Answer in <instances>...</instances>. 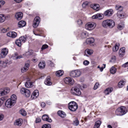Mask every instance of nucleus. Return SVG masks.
Returning a JSON list of instances; mask_svg holds the SVG:
<instances>
[{"instance_id": "6", "label": "nucleus", "mask_w": 128, "mask_h": 128, "mask_svg": "<svg viewBox=\"0 0 128 128\" xmlns=\"http://www.w3.org/2000/svg\"><path fill=\"white\" fill-rule=\"evenodd\" d=\"M72 94L74 95L79 96L81 94V92L80 89L76 87H73L71 90Z\"/></svg>"}, {"instance_id": "33", "label": "nucleus", "mask_w": 128, "mask_h": 128, "mask_svg": "<svg viewBox=\"0 0 128 128\" xmlns=\"http://www.w3.org/2000/svg\"><path fill=\"white\" fill-rule=\"evenodd\" d=\"M101 122L99 120L96 121L95 123L93 128H98L100 126Z\"/></svg>"}, {"instance_id": "43", "label": "nucleus", "mask_w": 128, "mask_h": 128, "mask_svg": "<svg viewBox=\"0 0 128 128\" xmlns=\"http://www.w3.org/2000/svg\"><path fill=\"white\" fill-rule=\"evenodd\" d=\"M88 36L87 33L86 32H84L81 34V37L82 38H86Z\"/></svg>"}, {"instance_id": "57", "label": "nucleus", "mask_w": 128, "mask_h": 128, "mask_svg": "<svg viewBox=\"0 0 128 128\" xmlns=\"http://www.w3.org/2000/svg\"><path fill=\"white\" fill-rule=\"evenodd\" d=\"M78 24L79 25H82V21L80 20H78L77 21Z\"/></svg>"}, {"instance_id": "5", "label": "nucleus", "mask_w": 128, "mask_h": 128, "mask_svg": "<svg viewBox=\"0 0 128 128\" xmlns=\"http://www.w3.org/2000/svg\"><path fill=\"white\" fill-rule=\"evenodd\" d=\"M20 92L22 94H24L25 96L27 97H29L30 95V90L24 88H23L21 89Z\"/></svg>"}, {"instance_id": "10", "label": "nucleus", "mask_w": 128, "mask_h": 128, "mask_svg": "<svg viewBox=\"0 0 128 128\" xmlns=\"http://www.w3.org/2000/svg\"><path fill=\"white\" fill-rule=\"evenodd\" d=\"M10 92V89L8 88H6L4 90L0 89V95L3 96L7 94Z\"/></svg>"}, {"instance_id": "44", "label": "nucleus", "mask_w": 128, "mask_h": 128, "mask_svg": "<svg viewBox=\"0 0 128 128\" xmlns=\"http://www.w3.org/2000/svg\"><path fill=\"white\" fill-rule=\"evenodd\" d=\"M75 71H72L70 74V76L73 77H76V75Z\"/></svg>"}, {"instance_id": "13", "label": "nucleus", "mask_w": 128, "mask_h": 128, "mask_svg": "<svg viewBox=\"0 0 128 128\" xmlns=\"http://www.w3.org/2000/svg\"><path fill=\"white\" fill-rule=\"evenodd\" d=\"M6 35L12 38H15L17 36L16 33L14 32H10L8 33Z\"/></svg>"}, {"instance_id": "56", "label": "nucleus", "mask_w": 128, "mask_h": 128, "mask_svg": "<svg viewBox=\"0 0 128 128\" xmlns=\"http://www.w3.org/2000/svg\"><path fill=\"white\" fill-rule=\"evenodd\" d=\"M48 46L46 44H45L43 45L41 48V49L42 50H43L44 49H45L48 48Z\"/></svg>"}, {"instance_id": "35", "label": "nucleus", "mask_w": 128, "mask_h": 128, "mask_svg": "<svg viewBox=\"0 0 128 128\" xmlns=\"http://www.w3.org/2000/svg\"><path fill=\"white\" fill-rule=\"evenodd\" d=\"M124 24L123 22H121L118 24V28L120 30H122L124 28Z\"/></svg>"}, {"instance_id": "8", "label": "nucleus", "mask_w": 128, "mask_h": 128, "mask_svg": "<svg viewBox=\"0 0 128 128\" xmlns=\"http://www.w3.org/2000/svg\"><path fill=\"white\" fill-rule=\"evenodd\" d=\"M15 104L10 99H8L6 102L5 105L6 107L10 108L13 106Z\"/></svg>"}, {"instance_id": "38", "label": "nucleus", "mask_w": 128, "mask_h": 128, "mask_svg": "<svg viewBox=\"0 0 128 128\" xmlns=\"http://www.w3.org/2000/svg\"><path fill=\"white\" fill-rule=\"evenodd\" d=\"M115 9L116 10L121 11L122 10L123 8L122 6L119 5H116L115 6Z\"/></svg>"}, {"instance_id": "16", "label": "nucleus", "mask_w": 128, "mask_h": 128, "mask_svg": "<svg viewBox=\"0 0 128 128\" xmlns=\"http://www.w3.org/2000/svg\"><path fill=\"white\" fill-rule=\"evenodd\" d=\"M125 48L124 47L121 48L119 51V56L120 57H122L124 55Z\"/></svg>"}, {"instance_id": "50", "label": "nucleus", "mask_w": 128, "mask_h": 128, "mask_svg": "<svg viewBox=\"0 0 128 128\" xmlns=\"http://www.w3.org/2000/svg\"><path fill=\"white\" fill-rule=\"evenodd\" d=\"M42 128H51V126L50 124H45L43 126Z\"/></svg>"}, {"instance_id": "21", "label": "nucleus", "mask_w": 128, "mask_h": 128, "mask_svg": "<svg viewBox=\"0 0 128 128\" xmlns=\"http://www.w3.org/2000/svg\"><path fill=\"white\" fill-rule=\"evenodd\" d=\"M22 122V120L21 118H19L16 120L14 122V124L15 125L20 126Z\"/></svg>"}, {"instance_id": "20", "label": "nucleus", "mask_w": 128, "mask_h": 128, "mask_svg": "<svg viewBox=\"0 0 128 128\" xmlns=\"http://www.w3.org/2000/svg\"><path fill=\"white\" fill-rule=\"evenodd\" d=\"M22 14L21 12L17 13L15 14L16 18L18 20H21L22 17Z\"/></svg>"}, {"instance_id": "7", "label": "nucleus", "mask_w": 128, "mask_h": 128, "mask_svg": "<svg viewBox=\"0 0 128 128\" xmlns=\"http://www.w3.org/2000/svg\"><path fill=\"white\" fill-rule=\"evenodd\" d=\"M64 82L66 84L72 85L74 83V80L72 78L69 77H66L64 80Z\"/></svg>"}, {"instance_id": "37", "label": "nucleus", "mask_w": 128, "mask_h": 128, "mask_svg": "<svg viewBox=\"0 0 128 128\" xmlns=\"http://www.w3.org/2000/svg\"><path fill=\"white\" fill-rule=\"evenodd\" d=\"M76 77H78L81 75L82 72L79 70H75Z\"/></svg>"}, {"instance_id": "23", "label": "nucleus", "mask_w": 128, "mask_h": 128, "mask_svg": "<svg viewBox=\"0 0 128 128\" xmlns=\"http://www.w3.org/2000/svg\"><path fill=\"white\" fill-rule=\"evenodd\" d=\"M94 41V39L93 38H87L86 41V43L87 44H90L93 43Z\"/></svg>"}, {"instance_id": "11", "label": "nucleus", "mask_w": 128, "mask_h": 128, "mask_svg": "<svg viewBox=\"0 0 128 128\" xmlns=\"http://www.w3.org/2000/svg\"><path fill=\"white\" fill-rule=\"evenodd\" d=\"M8 52V50L6 48H3L2 50V52L0 54V57L2 58H4Z\"/></svg>"}, {"instance_id": "55", "label": "nucleus", "mask_w": 128, "mask_h": 128, "mask_svg": "<svg viewBox=\"0 0 128 128\" xmlns=\"http://www.w3.org/2000/svg\"><path fill=\"white\" fill-rule=\"evenodd\" d=\"M32 54V53L30 52V50H28L26 53L25 54L26 56H30Z\"/></svg>"}, {"instance_id": "62", "label": "nucleus", "mask_w": 128, "mask_h": 128, "mask_svg": "<svg viewBox=\"0 0 128 128\" xmlns=\"http://www.w3.org/2000/svg\"><path fill=\"white\" fill-rule=\"evenodd\" d=\"M103 65H104V68L103 67H102L100 68V70L101 72H102L103 71V69L106 67V64H103Z\"/></svg>"}, {"instance_id": "42", "label": "nucleus", "mask_w": 128, "mask_h": 128, "mask_svg": "<svg viewBox=\"0 0 128 128\" xmlns=\"http://www.w3.org/2000/svg\"><path fill=\"white\" fill-rule=\"evenodd\" d=\"M79 122V121L78 120L77 118H76L75 120L73 121V124L74 125L77 126L78 125Z\"/></svg>"}, {"instance_id": "45", "label": "nucleus", "mask_w": 128, "mask_h": 128, "mask_svg": "<svg viewBox=\"0 0 128 128\" xmlns=\"http://www.w3.org/2000/svg\"><path fill=\"white\" fill-rule=\"evenodd\" d=\"M125 82L123 81H120L119 82L118 84V86L120 88L122 87V86L124 85V84Z\"/></svg>"}, {"instance_id": "19", "label": "nucleus", "mask_w": 128, "mask_h": 128, "mask_svg": "<svg viewBox=\"0 0 128 128\" xmlns=\"http://www.w3.org/2000/svg\"><path fill=\"white\" fill-rule=\"evenodd\" d=\"M42 118L44 120L46 121L49 122H51L52 121V120L51 119L49 118L48 116L46 114L43 115Z\"/></svg>"}, {"instance_id": "1", "label": "nucleus", "mask_w": 128, "mask_h": 128, "mask_svg": "<svg viewBox=\"0 0 128 128\" xmlns=\"http://www.w3.org/2000/svg\"><path fill=\"white\" fill-rule=\"evenodd\" d=\"M102 26L105 28L108 27L112 28L115 25V23L112 20L107 19L103 21L102 22Z\"/></svg>"}, {"instance_id": "48", "label": "nucleus", "mask_w": 128, "mask_h": 128, "mask_svg": "<svg viewBox=\"0 0 128 128\" xmlns=\"http://www.w3.org/2000/svg\"><path fill=\"white\" fill-rule=\"evenodd\" d=\"M116 56H112V57L111 60L110 61V62L112 63H114L116 62Z\"/></svg>"}, {"instance_id": "2", "label": "nucleus", "mask_w": 128, "mask_h": 128, "mask_svg": "<svg viewBox=\"0 0 128 128\" xmlns=\"http://www.w3.org/2000/svg\"><path fill=\"white\" fill-rule=\"evenodd\" d=\"M116 114L118 116L122 115L126 112V109L124 106H122L118 108L115 112Z\"/></svg>"}, {"instance_id": "34", "label": "nucleus", "mask_w": 128, "mask_h": 128, "mask_svg": "<svg viewBox=\"0 0 128 128\" xmlns=\"http://www.w3.org/2000/svg\"><path fill=\"white\" fill-rule=\"evenodd\" d=\"M120 44L119 43H116L114 47L113 48V50L114 52H116L119 49V46Z\"/></svg>"}, {"instance_id": "25", "label": "nucleus", "mask_w": 128, "mask_h": 128, "mask_svg": "<svg viewBox=\"0 0 128 128\" xmlns=\"http://www.w3.org/2000/svg\"><path fill=\"white\" fill-rule=\"evenodd\" d=\"M26 24L25 22L24 21L22 20L18 22V26L19 27H22L25 26Z\"/></svg>"}, {"instance_id": "49", "label": "nucleus", "mask_w": 128, "mask_h": 128, "mask_svg": "<svg viewBox=\"0 0 128 128\" xmlns=\"http://www.w3.org/2000/svg\"><path fill=\"white\" fill-rule=\"evenodd\" d=\"M28 68H27L24 66L23 68H22L21 69V72H22L24 73L26 71L28 70Z\"/></svg>"}, {"instance_id": "27", "label": "nucleus", "mask_w": 128, "mask_h": 128, "mask_svg": "<svg viewBox=\"0 0 128 128\" xmlns=\"http://www.w3.org/2000/svg\"><path fill=\"white\" fill-rule=\"evenodd\" d=\"M93 52V50H92L87 49L85 52V54L87 56V54L90 55L92 54Z\"/></svg>"}, {"instance_id": "15", "label": "nucleus", "mask_w": 128, "mask_h": 128, "mask_svg": "<svg viewBox=\"0 0 128 128\" xmlns=\"http://www.w3.org/2000/svg\"><path fill=\"white\" fill-rule=\"evenodd\" d=\"M90 7L96 11H98L100 9L99 5L97 4H91L90 5Z\"/></svg>"}, {"instance_id": "51", "label": "nucleus", "mask_w": 128, "mask_h": 128, "mask_svg": "<svg viewBox=\"0 0 128 128\" xmlns=\"http://www.w3.org/2000/svg\"><path fill=\"white\" fill-rule=\"evenodd\" d=\"M7 64V62H6L3 61L2 62V63L1 64L0 66L4 68L6 66Z\"/></svg>"}, {"instance_id": "30", "label": "nucleus", "mask_w": 128, "mask_h": 128, "mask_svg": "<svg viewBox=\"0 0 128 128\" xmlns=\"http://www.w3.org/2000/svg\"><path fill=\"white\" fill-rule=\"evenodd\" d=\"M17 97L14 94L12 95L10 97V98H9L13 102H15V103H16V100Z\"/></svg>"}, {"instance_id": "22", "label": "nucleus", "mask_w": 128, "mask_h": 128, "mask_svg": "<svg viewBox=\"0 0 128 128\" xmlns=\"http://www.w3.org/2000/svg\"><path fill=\"white\" fill-rule=\"evenodd\" d=\"M38 65L40 68L42 69L44 68L46 64L44 61H41L39 62Z\"/></svg>"}, {"instance_id": "28", "label": "nucleus", "mask_w": 128, "mask_h": 128, "mask_svg": "<svg viewBox=\"0 0 128 128\" xmlns=\"http://www.w3.org/2000/svg\"><path fill=\"white\" fill-rule=\"evenodd\" d=\"M6 18L5 16L3 14H0V22H3L5 21Z\"/></svg>"}, {"instance_id": "4", "label": "nucleus", "mask_w": 128, "mask_h": 128, "mask_svg": "<svg viewBox=\"0 0 128 128\" xmlns=\"http://www.w3.org/2000/svg\"><path fill=\"white\" fill-rule=\"evenodd\" d=\"M96 25V24L94 22H89L85 25V28L87 30H90L94 28Z\"/></svg>"}, {"instance_id": "9", "label": "nucleus", "mask_w": 128, "mask_h": 128, "mask_svg": "<svg viewBox=\"0 0 128 128\" xmlns=\"http://www.w3.org/2000/svg\"><path fill=\"white\" fill-rule=\"evenodd\" d=\"M40 22V18L38 16H36L34 18L33 21V26L34 27L36 28L38 26Z\"/></svg>"}, {"instance_id": "17", "label": "nucleus", "mask_w": 128, "mask_h": 128, "mask_svg": "<svg viewBox=\"0 0 128 128\" xmlns=\"http://www.w3.org/2000/svg\"><path fill=\"white\" fill-rule=\"evenodd\" d=\"M39 95L38 91V90H35L31 96V98L33 99L36 98Z\"/></svg>"}, {"instance_id": "59", "label": "nucleus", "mask_w": 128, "mask_h": 128, "mask_svg": "<svg viewBox=\"0 0 128 128\" xmlns=\"http://www.w3.org/2000/svg\"><path fill=\"white\" fill-rule=\"evenodd\" d=\"M128 66V62L123 64L122 66L124 68H126Z\"/></svg>"}, {"instance_id": "29", "label": "nucleus", "mask_w": 128, "mask_h": 128, "mask_svg": "<svg viewBox=\"0 0 128 128\" xmlns=\"http://www.w3.org/2000/svg\"><path fill=\"white\" fill-rule=\"evenodd\" d=\"M64 72L62 70H60L56 72V75L57 76H62L64 74Z\"/></svg>"}, {"instance_id": "32", "label": "nucleus", "mask_w": 128, "mask_h": 128, "mask_svg": "<svg viewBox=\"0 0 128 128\" xmlns=\"http://www.w3.org/2000/svg\"><path fill=\"white\" fill-rule=\"evenodd\" d=\"M32 83L29 81H27L25 84V86L27 88H30L32 86Z\"/></svg>"}, {"instance_id": "24", "label": "nucleus", "mask_w": 128, "mask_h": 128, "mask_svg": "<svg viewBox=\"0 0 128 128\" xmlns=\"http://www.w3.org/2000/svg\"><path fill=\"white\" fill-rule=\"evenodd\" d=\"M58 114L62 118H64L66 116L65 113L62 111L59 110L58 112Z\"/></svg>"}, {"instance_id": "41", "label": "nucleus", "mask_w": 128, "mask_h": 128, "mask_svg": "<svg viewBox=\"0 0 128 128\" xmlns=\"http://www.w3.org/2000/svg\"><path fill=\"white\" fill-rule=\"evenodd\" d=\"M6 100V99L4 97H2L0 98V106L4 103Z\"/></svg>"}, {"instance_id": "40", "label": "nucleus", "mask_w": 128, "mask_h": 128, "mask_svg": "<svg viewBox=\"0 0 128 128\" xmlns=\"http://www.w3.org/2000/svg\"><path fill=\"white\" fill-rule=\"evenodd\" d=\"M19 112L21 115L23 116H26V112L24 109L20 110L19 111Z\"/></svg>"}, {"instance_id": "58", "label": "nucleus", "mask_w": 128, "mask_h": 128, "mask_svg": "<svg viewBox=\"0 0 128 128\" xmlns=\"http://www.w3.org/2000/svg\"><path fill=\"white\" fill-rule=\"evenodd\" d=\"M84 64L86 66L88 65L89 63V62L88 60H85L84 62Z\"/></svg>"}, {"instance_id": "12", "label": "nucleus", "mask_w": 128, "mask_h": 128, "mask_svg": "<svg viewBox=\"0 0 128 128\" xmlns=\"http://www.w3.org/2000/svg\"><path fill=\"white\" fill-rule=\"evenodd\" d=\"M114 12L113 10L112 9H110L106 10L104 13V16H111Z\"/></svg>"}, {"instance_id": "26", "label": "nucleus", "mask_w": 128, "mask_h": 128, "mask_svg": "<svg viewBox=\"0 0 128 128\" xmlns=\"http://www.w3.org/2000/svg\"><path fill=\"white\" fill-rule=\"evenodd\" d=\"M113 90V88H108L106 89L104 91L105 94L106 95L109 94Z\"/></svg>"}, {"instance_id": "64", "label": "nucleus", "mask_w": 128, "mask_h": 128, "mask_svg": "<svg viewBox=\"0 0 128 128\" xmlns=\"http://www.w3.org/2000/svg\"><path fill=\"white\" fill-rule=\"evenodd\" d=\"M45 103L43 102H42L41 103V106L42 107H44L45 106Z\"/></svg>"}, {"instance_id": "46", "label": "nucleus", "mask_w": 128, "mask_h": 128, "mask_svg": "<svg viewBox=\"0 0 128 128\" xmlns=\"http://www.w3.org/2000/svg\"><path fill=\"white\" fill-rule=\"evenodd\" d=\"M0 32L1 33H4L6 32L7 31V29L3 27H1L0 28Z\"/></svg>"}, {"instance_id": "14", "label": "nucleus", "mask_w": 128, "mask_h": 128, "mask_svg": "<svg viewBox=\"0 0 128 128\" xmlns=\"http://www.w3.org/2000/svg\"><path fill=\"white\" fill-rule=\"evenodd\" d=\"M103 15L102 14H97L93 16L92 18V19L98 18L99 20H101L103 18Z\"/></svg>"}, {"instance_id": "60", "label": "nucleus", "mask_w": 128, "mask_h": 128, "mask_svg": "<svg viewBox=\"0 0 128 128\" xmlns=\"http://www.w3.org/2000/svg\"><path fill=\"white\" fill-rule=\"evenodd\" d=\"M41 121V119L39 118H37L36 120V122L38 123L40 122Z\"/></svg>"}, {"instance_id": "36", "label": "nucleus", "mask_w": 128, "mask_h": 128, "mask_svg": "<svg viewBox=\"0 0 128 128\" xmlns=\"http://www.w3.org/2000/svg\"><path fill=\"white\" fill-rule=\"evenodd\" d=\"M90 4V3L88 2H85L82 4V6L83 8H85L89 6Z\"/></svg>"}, {"instance_id": "61", "label": "nucleus", "mask_w": 128, "mask_h": 128, "mask_svg": "<svg viewBox=\"0 0 128 128\" xmlns=\"http://www.w3.org/2000/svg\"><path fill=\"white\" fill-rule=\"evenodd\" d=\"M4 115L2 114H0V121L2 120L4 118Z\"/></svg>"}, {"instance_id": "3", "label": "nucleus", "mask_w": 128, "mask_h": 128, "mask_svg": "<svg viewBox=\"0 0 128 128\" xmlns=\"http://www.w3.org/2000/svg\"><path fill=\"white\" fill-rule=\"evenodd\" d=\"M68 107L70 110L72 111H74L77 109L78 106L76 102L72 101L68 104Z\"/></svg>"}, {"instance_id": "53", "label": "nucleus", "mask_w": 128, "mask_h": 128, "mask_svg": "<svg viewBox=\"0 0 128 128\" xmlns=\"http://www.w3.org/2000/svg\"><path fill=\"white\" fill-rule=\"evenodd\" d=\"M30 60H28L27 61L26 63H25L24 66L28 68L30 66Z\"/></svg>"}, {"instance_id": "52", "label": "nucleus", "mask_w": 128, "mask_h": 128, "mask_svg": "<svg viewBox=\"0 0 128 128\" xmlns=\"http://www.w3.org/2000/svg\"><path fill=\"white\" fill-rule=\"evenodd\" d=\"M7 64V62H6L3 61L2 62V63L1 64L0 66L4 68L6 66Z\"/></svg>"}, {"instance_id": "39", "label": "nucleus", "mask_w": 128, "mask_h": 128, "mask_svg": "<svg viewBox=\"0 0 128 128\" xmlns=\"http://www.w3.org/2000/svg\"><path fill=\"white\" fill-rule=\"evenodd\" d=\"M22 43V42L19 39L17 40L16 41V44L18 46H21Z\"/></svg>"}, {"instance_id": "54", "label": "nucleus", "mask_w": 128, "mask_h": 128, "mask_svg": "<svg viewBox=\"0 0 128 128\" xmlns=\"http://www.w3.org/2000/svg\"><path fill=\"white\" fill-rule=\"evenodd\" d=\"M99 85V84L98 82H96L95 84L94 88V90H96L98 88Z\"/></svg>"}, {"instance_id": "47", "label": "nucleus", "mask_w": 128, "mask_h": 128, "mask_svg": "<svg viewBox=\"0 0 128 128\" xmlns=\"http://www.w3.org/2000/svg\"><path fill=\"white\" fill-rule=\"evenodd\" d=\"M19 39L23 43L26 40V38L24 37V36L20 37Z\"/></svg>"}, {"instance_id": "63", "label": "nucleus", "mask_w": 128, "mask_h": 128, "mask_svg": "<svg viewBox=\"0 0 128 128\" xmlns=\"http://www.w3.org/2000/svg\"><path fill=\"white\" fill-rule=\"evenodd\" d=\"M32 60L34 62H36L38 61V60L37 58H34Z\"/></svg>"}, {"instance_id": "31", "label": "nucleus", "mask_w": 128, "mask_h": 128, "mask_svg": "<svg viewBox=\"0 0 128 128\" xmlns=\"http://www.w3.org/2000/svg\"><path fill=\"white\" fill-rule=\"evenodd\" d=\"M116 71V68L114 66H112L110 68V73L112 74H115Z\"/></svg>"}, {"instance_id": "18", "label": "nucleus", "mask_w": 128, "mask_h": 128, "mask_svg": "<svg viewBox=\"0 0 128 128\" xmlns=\"http://www.w3.org/2000/svg\"><path fill=\"white\" fill-rule=\"evenodd\" d=\"M50 76H48L46 79L45 82V84L48 86H50L52 84V82L50 80Z\"/></svg>"}]
</instances>
